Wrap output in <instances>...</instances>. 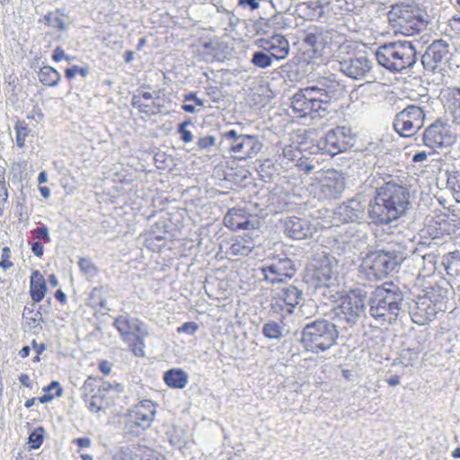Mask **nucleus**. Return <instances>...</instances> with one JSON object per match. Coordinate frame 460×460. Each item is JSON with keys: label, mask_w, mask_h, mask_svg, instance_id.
<instances>
[{"label": "nucleus", "mask_w": 460, "mask_h": 460, "mask_svg": "<svg viewBox=\"0 0 460 460\" xmlns=\"http://www.w3.org/2000/svg\"><path fill=\"white\" fill-rule=\"evenodd\" d=\"M411 207V192L394 181L384 182L368 201L367 215L376 226L389 225L407 214Z\"/></svg>", "instance_id": "f257e3e1"}, {"label": "nucleus", "mask_w": 460, "mask_h": 460, "mask_svg": "<svg viewBox=\"0 0 460 460\" xmlns=\"http://www.w3.org/2000/svg\"><path fill=\"white\" fill-rule=\"evenodd\" d=\"M403 295L393 282L376 287L369 298V314L380 324H390L398 317Z\"/></svg>", "instance_id": "f03ea898"}, {"label": "nucleus", "mask_w": 460, "mask_h": 460, "mask_svg": "<svg viewBox=\"0 0 460 460\" xmlns=\"http://www.w3.org/2000/svg\"><path fill=\"white\" fill-rule=\"evenodd\" d=\"M388 20L398 33L406 36L417 35L429 25L426 11L416 4H397L389 11Z\"/></svg>", "instance_id": "7ed1b4c3"}, {"label": "nucleus", "mask_w": 460, "mask_h": 460, "mask_svg": "<svg viewBox=\"0 0 460 460\" xmlns=\"http://www.w3.org/2000/svg\"><path fill=\"white\" fill-rule=\"evenodd\" d=\"M376 59L379 66L389 71L401 72L413 66L417 59V51L412 43L395 40L380 45L376 51Z\"/></svg>", "instance_id": "20e7f679"}, {"label": "nucleus", "mask_w": 460, "mask_h": 460, "mask_svg": "<svg viewBox=\"0 0 460 460\" xmlns=\"http://www.w3.org/2000/svg\"><path fill=\"white\" fill-rule=\"evenodd\" d=\"M339 334L336 324L331 321L315 320L305 325L302 331L301 343L305 351L324 352L335 346Z\"/></svg>", "instance_id": "39448f33"}, {"label": "nucleus", "mask_w": 460, "mask_h": 460, "mask_svg": "<svg viewBox=\"0 0 460 460\" xmlns=\"http://www.w3.org/2000/svg\"><path fill=\"white\" fill-rule=\"evenodd\" d=\"M439 279H434L427 283H421V290L424 296L417 302L413 314V321L418 324H426L432 321L438 310H442V305L447 301V290L443 288Z\"/></svg>", "instance_id": "423d86ee"}, {"label": "nucleus", "mask_w": 460, "mask_h": 460, "mask_svg": "<svg viewBox=\"0 0 460 460\" xmlns=\"http://www.w3.org/2000/svg\"><path fill=\"white\" fill-rule=\"evenodd\" d=\"M131 104L143 118H151L170 113L172 100L165 89L153 90L150 85H142L133 94Z\"/></svg>", "instance_id": "0eeeda50"}, {"label": "nucleus", "mask_w": 460, "mask_h": 460, "mask_svg": "<svg viewBox=\"0 0 460 460\" xmlns=\"http://www.w3.org/2000/svg\"><path fill=\"white\" fill-rule=\"evenodd\" d=\"M261 51L254 52L251 62L253 66L266 68L272 66L273 61L288 58L290 44L285 35L273 34L267 38H260L255 41Z\"/></svg>", "instance_id": "6e6552de"}, {"label": "nucleus", "mask_w": 460, "mask_h": 460, "mask_svg": "<svg viewBox=\"0 0 460 460\" xmlns=\"http://www.w3.org/2000/svg\"><path fill=\"white\" fill-rule=\"evenodd\" d=\"M111 384L102 378L95 377V376H89L81 387L83 400L88 410L94 412L110 406L111 402Z\"/></svg>", "instance_id": "1a4fd4ad"}, {"label": "nucleus", "mask_w": 460, "mask_h": 460, "mask_svg": "<svg viewBox=\"0 0 460 460\" xmlns=\"http://www.w3.org/2000/svg\"><path fill=\"white\" fill-rule=\"evenodd\" d=\"M156 405L150 399H143L127 412L124 430L130 435L138 436L151 427L155 420Z\"/></svg>", "instance_id": "9d476101"}, {"label": "nucleus", "mask_w": 460, "mask_h": 460, "mask_svg": "<svg viewBox=\"0 0 460 460\" xmlns=\"http://www.w3.org/2000/svg\"><path fill=\"white\" fill-rule=\"evenodd\" d=\"M223 139L228 141V152L235 160H247L254 158L262 149L258 136L238 134L236 130L230 129L223 134Z\"/></svg>", "instance_id": "9b49d317"}, {"label": "nucleus", "mask_w": 460, "mask_h": 460, "mask_svg": "<svg viewBox=\"0 0 460 460\" xmlns=\"http://www.w3.org/2000/svg\"><path fill=\"white\" fill-rule=\"evenodd\" d=\"M291 109L298 118L323 112L320 84L296 91L291 98Z\"/></svg>", "instance_id": "f8f14e48"}, {"label": "nucleus", "mask_w": 460, "mask_h": 460, "mask_svg": "<svg viewBox=\"0 0 460 460\" xmlns=\"http://www.w3.org/2000/svg\"><path fill=\"white\" fill-rule=\"evenodd\" d=\"M319 84L323 112H336L348 105L349 93L341 81L325 77Z\"/></svg>", "instance_id": "ddd939ff"}, {"label": "nucleus", "mask_w": 460, "mask_h": 460, "mask_svg": "<svg viewBox=\"0 0 460 460\" xmlns=\"http://www.w3.org/2000/svg\"><path fill=\"white\" fill-rule=\"evenodd\" d=\"M355 145V135L351 128L338 126L329 130L323 139L318 143V148L323 154L335 155L347 151Z\"/></svg>", "instance_id": "4468645a"}, {"label": "nucleus", "mask_w": 460, "mask_h": 460, "mask_svg": "<svg viewBox=\"0 0 460 460\" xmlns=\"http://www.w3.org/2000/svg\"><path fill=\"white\" fill-rule=\"evenodd\" d=\"M425 112L418 106H409L396 114L394 127L395 131L402 137H411L420 129L424 124Z\"/></svg>", "instance_id": "2eb2a0df"}, {"label": "nucleus", "mask_w": 460, "mask_h": 460, "mask_svg": "<svg viewBox=\"0 0 460 460\" xmlns=\"http://www.w3.org/2000/svg\"><path fill=\"white\" fill-rule=\"evenodd\" d=\"M301 297L302 292L296 287H284L272 296L270 309L273 314L285 317L293 313Z\"/></svg>", "instance_id": "dca6fc26"}, {"label": "nucleus", "mask_w": 460, "mask_h": 460, "mask_svg": "<svg viewBox=\"0 0 460 460\" xmlns=\"http://www.w3.org/2000/svg\"><path fill=\"white\" fill-rule=\"evenodd\" d=\"M393 264L389 255L379 251L366 255L360 268L367 278L380 279L391 272Z\"/></svg>", "instance_id": "f3484780"}, {"label": "nucleus", "mask_w": 460, "mask_h": 460, "mask_svg": "<svg viewBox=\"0 0 460 460\" xmlns=\"http://www.w3.org/2000/svg\"><path fill=\"white\" fill-rule=\"evenodd\" d=\"M263 279L270 284L285 282L296 273V265L288 258L274 259L269 265L261 269Z\"/></svg>", "instance_id": "a211bd4d"}, {"label": "nucleus", "mask_w": 460, "mask_h": 460, "mask_svg": "<svg viewBox=\"0 0 460 460\" xmlns=\"http://www.w3.org/2000/svg\"><path fill=\"white\" fill-rule=\"evenodd\" d=\"M425 146L429 148H443L449 146L456 140V136L452 133L451 127L441 121H435L427 128L423 135Z\"/></svg>", "instance_id": "6ab92c4d"}, {"label": "nucleus", "mask_w": 460, "mask_h": 460, "mask_svg": "<svg viewBox=\"0 0 460 460\" xmlns=\"http://www.w3.org/2000/svg\"><path fill=\"white\" fill-rule=\"evenodd\" d=\"M365 307V297L352 291L341 298L337 314L347 322H354L363 314Z\"/></svg>", "instance_id": "aec40b11"}, {"label": "nucleus", "mask_w": 460, "mask_h": 460, "mask_svg": "<svg viewBox=\"0 0 460 460\" xmlns=\"http://www.w3.org/2000/svg\"><path fill=\"white\" fill-rule=\"evenodd\" d=\"M332 278V266L327 259H313L305 269L306 281L315 288L324 287Z\"/></svg>", "instance_id": "412c9836"}, {"label": "nucleus", "mask_w": 460, "mask_h": 460, "mask_svg": "<svg viewBox=\"0 0 460 460\" xmlns=\"http://www.w3.org/2000/svg\"><path fill=\"white\" fill-rule=\"evenodd\" d=\"M316 232L317 227L306 218L289 217L284 221V233L288 237L306 239L313 237Z\"/></svg>", "instance_id": "4be33fe9"}, {"label": "nucleus", "mask_w": 460, "mask_h": 460, "mask_svg": "<svg viewBox=\"0 0 460 460\" xmlns=\"http://www.w3.org/2000/svg\"><path fill=\"white\" fill-rule=\"evenodd\" d=\"M449 45L443 40H435L422 58V62L431 69L439 68L448 60Z\"/></svg>", "instance_id": "5701e85b"}, {"label": "nucleus", "mask_w": 460, "mask_h": 460, "mask_svg": "<svg viewBox=\"0 0 460 460\" xmlns=\"http://www.w3.org/2000/svg\"><path fill=\"white\" fill-rule=\"evenodd\" d=\"M320 190L328 197H336L344 190V177L334 169L323 173L320 180Z\"/></svg>", "instance_id": "b1692460"}, {"label": "nucleus", "mask_w": 460, "mask_h": 460, "mask_svg": "<svg viewBox=\"0 0 460 460\" xmlns=\"http://www.w3.org/2000/svg\"><path fill=\"white\" fill-rule=\"evenodd\" d=\"M113 325L120 334V338L124 343L130 340L131 336L139 331V326L144 325L139 319L130 318L128 315H118Z\"/></svg>", "instance_id": "393cba45"}, {"label": "nucleus", "mask_w": 460, "mask_h": 460, "mask_svg": "<svg viewBox=\"0 0 460 460\" xmlns=\"http://www.w3.org/2000/svg\"><path fill=\"white\" fill-rule=\"evenodd\" d=\"M422 261L423 265L417 277V287L421 288V283H427L434 279H439L442 282H446L445 279L437 273V262L434 254H425Z\"/></svg>", "instance_id": "a878e982"}, {"label": "nucleus", "mask_w": 460, "mask_h": 460, "mask_svg": "<svg viewBox=\"0 0 460 460\" xmlns=\"http://www.w3.org/2000/svg\"><path fill=\"white\" fill-rule=\"evenodd\" d=\"M249 215L243 208H230L224 217L226 227L237 231V229H247L250 226Z\"/></svg>", "instance_id": "bb28decb"}, {"label": "nucleus", "mask_w": 460, "mask_h": 460, "mask_svg": "<svg viewBox=\"0 0 460 460\" xmlns=\"http://www.w3.org/2000/svg\"><path fill=\"white\" fill-rule=\"evenodd\" d=\"M371 65L366 57L350 58L348 63L343 65V72L348 76L353 78H361L370 71Z\"/></svg>", "instance_id": "cd10ccee"}, {"label": "nucleus", "mask_w": 460, "mask_h": 460, "mask_svg": "<svg viewBox=\"0 0 460 460\" xmlns=\"http://www.w3.org/2000/svg\"><path fill=\"white\" fill-rule=\"evenodd\" d=\"M29 292L31 300L36 303L42 301L48 292L46 279L38 270L31 272Z\"/></svg>", "instance_id": "c85d7f7f"}, {"label": "nucleus", "mask_w": 460, "mask_h": 460, "mask_svg": "<svg viewBox=\"0 0 460 460\" xmlns=\"http://www.w3.org/2000/svg\"><path fill=\"white\" fill-rule=\"evenodd\" d=\"M254 248V241L251 235H243L232 238V243L228 250V254L232 256H247Z\"/></svg>", "instance_id": "c756f323"}, {"label": "nucleus", "mask_w": 460, "mask_h": 460, "mask_svg": "<svg viewBox=\"0 0 460 460\" xmlns=\"http://www.w3.org/2000/svg\"><path fill=\"white\" fill-rule=\"evenodd\" d=\"M304 47L311 50L312 54L309 55L311 58H319L322 55L323 49L325 48V40L321 31H314L305 35L303 39Z\"/></svg>", "instance_id": "7c9ffc66"}, {"label": "nucleus", "mask_w": 460, "mask_h": 460, "mask_svg": "<svg viewBox=\"0 0 460 460\" xmlns=\"http://www.w3.org/2000/svg\"><path fill=\"white\" fill-rule=\"evenodd\" d=\"M147 335L148 333L146 330L144 329V325H139V331L136 332L126 343L133 356L137 358L146 357L145 338L147 337Z\"/></svg>", "instance_id": "2f4dec72"}, {"label": "nucleus", "mask_w": 460, "mask_h": 460, "mask_svg": "<svg viewBox=\"0 0 460 460\" xmlns=\"http://www.w3.org/2000/svg\"><path fill=\"white\" fill-rule=\"evenodd\" d=\"M164 381L169 388L183 389L188 383V375L181 368L169 369L164 372Z\"/></svg>", "instance_id": "473e14b6"}, {"label": "nucleus", "mask_w": 460, "mask_h": 460, "mask_svg": "<svg viewBox=\"0 0 460 460\" xmlns=\"http://www.w3.org/2000/svg\"><path fill=\"white\" fill-rule=\"evenodd\" d=\"M39 82L49 87L58 86L62 80V76L55 67L51 66H43L38 72Z\"/></svg>", "instance_id": "72a5a7b5"}, {"label": "nucleus", "mask_w": 460, "mask_h": 460, "mask_svg": "<svg viewBox=\"0 0 460 460\" xmlns=\"http://www.w3.org/2000/svg\"><path fill=\"white\" fill-rule=\"evenodd\" d=\"M150 448L144 447V445L137 444L134 447V450L130 448L121 447L112 456V460H135L137 456V452L142 454L139 455L140 460H150L149 458H144V455L150 452Z\"/></svg>", "instance_id": "f704fd0d"}, {"label": "nucleus", "mask_w": 460, "mask_h": 460, "mask_svg": "<svg viewBox=\"0 0 460 460\" xmlns=\"http://www.w3.org/2000/svg\"><path fill=\"white\" fill-rule=\"evenodd\" d=\"M62 391L61 385L58 381H51L49 385L43 387L44 394L38 397V400L41 403L51 402L54 398L60 397V395H62Z\"/></svg>", "instance_id": "c9c22d12"}, {"label": "nucleus", "mask_w": 460, "mask_h": 460, "mask_svg": "<svg viewBox=\"0 0 460 460\" xmlns=\"http://www.w3.org/2000/svg\"><path fill=\"white\" fill-rule=\"evenodd\" d=\"M15 142L19 148H23L26 145V138L29 137L31 129L28 123L24 120H17L14 123Z\"/></svg>", "instance_id": "e433bc0d"}, {"label": "nucleus", "mask_w": 460, "mask_h": 460, "mask_svg": "<svg viewBox=\"0 0 460 460\" xmlns=\"http://www.w3.org/2000/svg\"><path fill=\"white\" fill-rule=\"evenodd\" d=\"M197 107H203L202 99L198 98L196 93H190L184 95L181 109L187 113L196 112Z\"/></svg>", "instance_id": "4c0bfd02"}, {"label": "nucleus", "mask_w": 460, "mask_h": 460, "mask_svg": "<svg viewBox=\"0 0 460 460\" xmlns=\"http://www.w3.org/2000/svg\"><path fill=\"white\" fill-rule=\"evenodd\" d=\"M302 150L296 145L285 146L282 151V157L287 163H294L295 164L301 156Z\"/></svg>", "instance_id": "58836bf2"}, {"label": "nucleus", "mask_w": 460, "mask_h": 460, "mask_svg": "<svg viewBox=\"0 0 460 460\" xmlns=\"http://www.w3.org/2000/svg\"><path fill=\"white\" fill-rule=\"evenodd\" d=\"M48 25L57 28L59 31L65 30L66 24L59 11L49 12L44 16Z\"/></svg>", "instance_id": "ea45409f"}, {"label": "nucleus", "mask_w": 460, "mask_h": 460, "mask_svg": "<svg viewBox=\"0 0 460 460\" xmlns=\"http://www.w3.org/2000/svg\"><path fill=\"white\" fill-rule=\"evenodd\" d=\"M44 441V429L39 428L29 435L30 447L33 449L40 448Z\"/></svg>", "instance_id": "a19ab883"}, {"label": "nucleus", "mask_w": 460, "mask_h": 460, "mask_svg": "<svg viewBox=\"0 0 460 460\" xmlns=\"http://www.w3.org/2000/svg\"><path fill=\"white\" fill-rule=\"evenodd\" d=\"M78 266L81 272L86 275L93 276L99 272L97 266L90 259L81 258L78 261Z\"/></svg>", "instance_id": "79ce46f5"}, {"label": "nucleus", "mask_w": 460, "mask_h": 460, "mask_svg": "<svg viewBox=\"0 0 460 460\" xmlns=\"http://www.w3.org/2000/svg\"><path fill=\"white\" fill-rule=\"evenodd\" d=\"M262 333L270 339H278L281 337V328L276 323H265L262 328Z\"/></svg>", "instance_id": "37998d69"}, {"label": "nucleus", "mask_w": 460, "mask_h": 460, "mask_svg": "<svg viewBox=\"0 0 460 460\" xmlns=\"http://www.w3.org/2000/svg\"><path fill=\"white\" fill-rule=\"evenodd\" d=\"M77 75L85 77L86 75H89V67H87V66L82 67V66H73L70 67H66L65 70V77L66 80H69V81L73 80V78Z\"/></svg>", "instance_id": "c03bdc74"}, {"label": "nucleus", "mask_w": 460, "mask_h": 460, "mask_svg": "<svg viewBox=\"0 0 460 460\" xmlns=\"http://www.w3.org/2000/svg\"><path fill=\"white\" fill-rule=\"evenodd\" d=\"M215 145V136L200 137L196 142V146L199 150H210L211 148L214 147Z\"/></svg>", "instance_id": "a18cd8bd"}, {"label": "nucleus", "mask_w": 460, "mask_h": 460, "mask_svg": "<svg viewBox=\"0 0 460 460\" xmlns=\"http://www.w3.org/2000/svg\"><path fill=\"white\" fill-rule=\"evenodd\" d=\"M296 167H297L299 172H303L305 173H309L314 168L313 163L309 158L305 157L303 151L301 152V156L296 164Z\"/></svg>", "instance_id": "49530a36"}, {"label": "nucleus", "mask_w": 460, "mask_h": 460, "mask_svg": "<svg viewBox=\"0 0 460 460\" xmlns=\"http://www.w3.org/2000/svg\"><path fill=\"white\" fill-rule=\"evenodd\" d=\"M32 235L34 238L38 239V241H43L44 243H49L51 242V237L49 235V232L48 230L47 226H38L36 228H33Z\"/></svg>", "instance_id": "de8ad7c7"}, {"label": "nucleus", "mask_w": 460, "mask_h": 460, "mask_svg": "<svg viewBox=\"0 0 460 460\" xmlns=\"http://www.w3.org/2000/svg\"><path fill=\"white\" fill-rule=\"evenodd\" d=\"M190 124V121H183L180 123L178 127V133L181 141L188 143L193 139V135L190 130H188L187 126Z\"/></svg>", "instance_id": "09e8293b"}, {"label": "nucleus", "mask_w": 460, "mask_h": 460, "mask_svg": "<svg viewBox=\"0 0 460 460\" xmlns=\"http://www.w3.org/2000/svg\"><path fill=\"white\" fill-rule=\"evenodd\" d=\"M13 263L11 260V249L9 246L3 247L2 256L0 260V267L3 270L11 269Z\"/></svg>", "instance_id": "8fccbe9b"}, {"label": "nucleus", "mask_w": 460, "mask_h": 460, "mask_svg": "<svg viewBox=\"0 0 460 460\" xmlns=\"http://www.w3.org/2000/svg\"><path fill=\"white\" fill-rule=\"evenodd\" d=\"M447 182L454 198L457 202H460V175L449 178Z\"/></svg>", "instance_id": "3c124183"}, {"label": "nucleus", "mask_w": 460, "mask_h": 460, "mask_svg": "<svg viewBox=\"0 0 460 460\" xmlns=\"http://www.w3.org/2000/svg\"><path fill=\"white\" fill-rule=\"evenodd\" d=\"M448 31L452 36H460V15H455L447 22Z\"/></svg>", "instance_id": "603ef678"}, {"label": "nucleus", "mask_w": 460, "mask_h": 460, "mask_svg": "<svg viewBox=\"0 0 460 460\" xmlns=\"http://www.w3.org/2000/svg\"><path fill=\"white\" fill-rule=\"evenodd\" d=\"M445 269L447 274L454 275V268L460 266V259L456 256H447L444 261Z\"/></svg>", "instance_id": "864d4df0"}, {"label": "nucleus", "mask_w": 460, "mask_h": 460, "mask_svg": "<svg viewBox=\"0 0 460 460\" xmlns=\"http://www.w3.org/2000/svg\"><path fill=\"white\" fill-rule=\"evenodd\" d=\"M199 324L193 323V321H189L188 323H184L183 324L180 325L176 331L178 333L194 334L199 330Z\"/></svg>", "instance_id": "5fc2aeb1"}, {"label": "nucleus", "mask_w": 460, "mask_h": 460, "mask_svg": "<svg viewBox=\"0 0 460 460\" xmlns=\"http://www.w3.org/2000/svg\"><path fill=\"white\" fill-rule=\"evenodd\" d=\"M31 251L33 252L34 255H36L37 257H42L44 255V245H43V243L41 242H32L31 243Z\"/></svg>", "instance_id": "6e6d98bb"}, {"label": "nucleus", "mask_w": 460, "mask_h": 460, "mask_svg": "<svg viewBox=\"0 0 460 460\" xmlns=\"http://www.w3.org/2000/svg\"><path fill=\"white\" fill-rule=\"evenodd\" d=\"M111 363L108 360L103 359L99 361V369L101 373L104 376H108L111 374Z\"/></svg>", "instance_id": "4d7b16f0"}, {"label": "nucleus", "mask_w": 460, "mask_h": 460, "mask_svg": "<svg viewBox=\"0 0 460 460\" xmlns=\"http://www.w3.org/2000/svg\"><path fill=\"white\" fill-rule=\"evenodd\" d=\"M52 59L54 62H60V60L65 59L66 53L62 47H57L53 50Z\"/></svg>", "instance_id": "13d9d810"}, {"label": "nucleus", "mask_w": 460, "mask_h": 460, "mask_svg": "<svg viewBox=\"0 0 460 460\" xmlns=\"http://www.w3.org/2000/svg\"><path fill=\"white\" fill-rule=\"evenodd\" d=\"M0 198L4 201L8 199L7 183L4 176H0Z\"/></svg>", "instance_id": "bf43d9fd"}, {"label": "nucleus", "mask_w": 460, "mask_h": 460, "mask_svg": "<svg viewBox=\"0 0 460 460\" xmlns=\"http://www.w3.org/2000/svg\"><path fill=\"white\" fill-rule=\"evenodd\" d=\"M73 441L80 448H87L92 444L91 439L89 438H75Z\"/></svg>", "instance_id": "052dcab7"}, {"label": "nucleus", "mask_w": 460, "mask_h": 460, "mask_svg": "<svg viewBox=\"0 0 460 460\" xmlns=\"http://www.w3.org/2000/svg\"><path fill=\"white\" fill-rule=\"evenodd\" d=\"M32 347L35 350V352L38 354V355H41L42 352L45 350L46 349V346L44 343H38L36 341V340H32Z\"/></svg>", "instance_id": "680f3d73"}, {"label": "nucleus", "mask_w": 460, "mask_h": 460, "mask_svg": "<svg viewBox=\"0 0 460 460\" xmlns=\"http://www.w3.org/2000/svg\"><path fill=\"white\" fill-rule=\"evenodd\" d=\"M54 296L58 302L61 303V305H66V296L65 292H63L62 290H58L54 293Z\"/></svg>", "instance_id": "e2e57ef3"}, {"label": "nucleus", "mask_w": 460, "mask_h": 460, "mask_svg": "<svg viewBox=\"0 0 460 460\" xmlns=\"http://www.w3.org/2000/svg\"><path fill=\"white\" fill-rule=\"evenodd\" d=\"M239 4H249L251 9L259 8V0H239Z\"/></svg>", "instance_id": "0e129e2a"}, {"label": "nucleus", "mask_w": 460, "mask_h": 460, "mask_svg": "<svg viewBox=\"0 0 460 460\" xmlns=\"http://www.w3.org/2000/svg\"><path fill=\"white\" fill-rule=\"evenodd\" d=\"M19 380L22 385H25V387H31V381L30 379L29 375L22 374L19 377Z\"/></svg>", "instance_id": "69168bd1"}, {"label": "nucleus", "mask_w": 460, "mask_h": 460, "mask_svg": "<svg viewBox=\"0 0 460 460\" xmlns=\"http://www.w3.org/2000/svg\"><path fill=\"white\" fill-rule=\"evenodd\" d=\"M387 383L389 385H396L400 383V377L398 375L391 376L389 378H387Z\"/></svg>", "instance_id": "338daca9"}, {"label": "nucleus", "mask_w": 460, "mask_h": 460, "mask_svg": "<svg viewBox=\"0 0 460 460\" xmlns=\"http://www.w3.org/2000/svg\"><path fill=\"white\" fill-rule=\"evenodd\" d=\"M426 158H427V155L424 153V151H421L420 153L415 154L412 160L414 163H419V161H423Z\"/></svg>", "instance_id": "774afa93"}]
</instances>
